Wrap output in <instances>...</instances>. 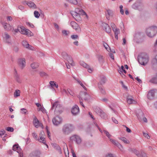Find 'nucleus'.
<instances>
[{
	"label": "nucleus",
	"mask_w": 157,
	"mask_h": 157,
	"mask_svg": "<svg viewBox=\"0 0 157 157\" xmlns=\"http://www.w3.org/2000/svg\"><path fill=\"white\" fill-rule=\"evenodd\" d=\"M131 151L135 154L138 157H147L145 153L142 151H140L141 154H139V152L135 149H132Z\"/></svg>",
	"instance_id": "9d476101"
},
{
	"label": "nucleus",
	"mask_w": 157,
	"mask_h": 157,
	"mask_svg": "<svg viewBox=\"0 0 157 157\" xmlns=\"http://www.w3.org/2000/svg\"><path fill=\"white\" fill-rule=\"evenodd\" d=\"M75 79L77 81V82L79 84L82 86V87L86 90H87V89L86 88L84 85L78 79H76L75 78Z\"/></svg>",
	"instance_id": "4c0bfd02"
},
{
	"label": "nucleus",
	"mask_w": 157,
	"mask_h": 157,
	"mask_svg": "<svg viewBox=\"0 0 157 157\" xmlns=\"http://www.w3.org/2000/svg\"><path fill=\"white\" fill-rule=\"evenodd\" d=\"M71 27L77 31H80V28L79 25L75 22L72 21L71 22Z\"/></svg>",
	"instance_id": "a211bd4d"
},
{
	"label": "nucleus",
	"mask_w": 157,
	"mask_h": 157,
	"mask_svg": "<svg viewBox=\"0 0 157 157\" xmlns=\"http://www.w3.org/2000/svg\"><path fill=\"white\" fill-rule=\"evenodd\" d=\"M110 140L113 144L116 146H117V145H118V144L119 143L117 141L114 140L110 139Z\"/></svg>",
	"instance_id": "49530a36"
},
{
	"label": "nucleus",
	"mask_w": 157,
	"mask_h": 157,
	"mask_svg": "<svg viewBox=\"0 0 157 157\" xmlns=\"http://www.w3.org/2000/svg\"><path fill=\"white\" fill-rule=\"evenodd\" d=\"M143 135L144 137H145L149 139L150 138V136L148 135V134L147 133H145L144 132L143 133Z\"/></svg>",
	"instance_id": "0e129e2a"
},
{
	"label": "nucleus",
	"mask_w": 157,
	"mask_h": 157,
	"mask_svg": "<svg viewBox=\"0 0 157 157\" xmlns=\"http://www.w3.org/2000/svg\"><path fill=\"white\" fill-rule=\"evenodd\" d=\"M18 64L21 69H23L25 66V59L24 58L19 59L18 60Z\"/></svg>",
	"instance_id": "f3484780"
},
{
	"label": "nucleus",
	"mask_w": 157,
	"mask_h": 157,
	"mask_svg": "<svg viewBox=\"0 0 157 157\" xmlns=\"http://www.w3.org/2000/svg\"><path fill=\"white\" fill-rule=\"evenodd\" d=\"M74 129L73 126L70 124L64 125L63 127L62 132L65 135H68Z\"/></svg>",
	"instance_id": "7ed1b4c3"
},
{
	"label": "nucleus",
	"mask_w": 157,
	"mask_h": 157,
	"mask_svg": "<svg viewBox=\"0 0 157 157\" xmlns=\"http://www.w3.org/2000/svg\"><path fill=\"white\" fill-rule=\"evenodd\" d=\"M4 41L7 44L11 43L10 36L6 32H5L2 34Z\"/></svg>",
	"instance_id": "6e6552de"
},
{
	"label": "nucleus",
	"mask_w": 157,
	"mask_h": 157,
	"mask_svg": "<svg viewBox=\"0 0 157 157\" xmlns=\"http://www.w3.org/2000/svg\"><path fill=\"white\" fill-rule=\"evenodd\" d=\"M105 157H115L113 154L108 153L106 154Z\"/></svg>",
	"instance_id": "052dcab7"
},
{
	"label": "nucleus",
	"mask_w": 157,
	"mask_h": 157,
	"mask_svg": "<svg viewBox=\"0 0 157 157\" xmlns=\"http://www.w3.org/2000/svg\"><path fill=\"white\" fill-rule=\"evenodd\" d=\"M32 136L36 140H38V136L36 134L35 132H33L32 133Z\"/></svg>",
	"instance_id": "de8ad7c7"
},
{
	"label": "nucleus",
	"mask_w": 157,
	"mask_h": 157,
	"mask_svg": "<svg viewBox=\"0 0 157 157\" xmlns=\"http://www.w3.org/2000/svg\"><path fill=\"white\" fill-rule=\"evenodd\" d=\"M113 32H114L115 37L116 39L117 40L118 39V35L120 33V31L119 29L117 28H116L115 29H113Z\"/></svg>",
	"instance_id": "7c9ffc66"
},
{
	"label": "nucleus",
	"mask_w": 157,
	"mask_h": 157,
	"mask_svg": "<svg viewBox=\"0 0 157 157\" xmlns=\"http://www.w3.org/2000/svg\"><path fill=\"white\" fill-rule=\"evenodd\" d=\"M122 151L123 149V147L121 145L120 143L118 144V145L117 146Z\"/></svg>",
	"instance_id": "13d9d810"
},
{
	"label": "nucleus",
	"mask_w": 157,
	"mask_h": 157,
	"mask_svg": "<svg viewBox=\"0 0 157 157\" xmlns=\"http://www.w3.org/2000/svg\"><path fill=\"white\" fill-rule=\"evenodd\" d=\"M55 109L56 111L61 113L62 111L63 108L58 101L55 102L52 105V109Z\"/></svg>",
	"instance_id": "0eeeda50"
},
{
	"label": "nucleus",
	"mask_w": 157,
	"mask_h": 157,
	"mask_svg": "<svg viewBox=\"0 0 157 157\" xmlns=\"http://www.w3.org/2000/svg\"><path fill=\"white\" fill-rule=\"evenodd\" d=\"M6 129L8 132H13L14 131V129L12 127H7L6 128Z\"/></svg>",
	"instance_id": "09e8293b"
},
{
	"label": "nucleus",
	"mask_w": 157,
	"mask_h": 157,
	"mask_svg": "<svg viewBox=\"0 0 157 157\" xmlns=\"http://www.w3.org/2000/svg\"><path fill=\"white\" fill-rule=\"evenodd\" d=\"M119 139L122 140L124 143L125 144H128L129 143V141H127L126 139L124 137H121L119 138Z\"/></svg>",
	"instance_id": "a19ab883"
},
{
	"label": "nucleus",
	"mask_w": 157,
	"mask_h": 157,
	"mask_svg": "<svg viewBox=\"0 0 157 157\" xmlns=\"http://www.w3.org/2000/svg\"><path fill=\"white\" fill-rule=\"evenodd\" d=\"M70 32L69 31L66 30H63L62 31V33L63 35L64 36H68L70 34Z\"/></svg>",
	"instance_id": "58836bf2"
},
{
	"label": "nucleus",
	"mask_w": 157,
	"mask_h": 157,
	"mask_svg": "<svg viewBox=\"0 0 157 157\" xmlns=\"http://www.w3.org/2000/svg\"><path fill=\"white\" fill-rule=\"evenodd\" d=\"M99 88L100 91L102 94H105V90L102 87L99 86Z\"/></svg>",
	"instance_id": "a18cd8bd"
},
{
	"label": "nucleus",
	"mask_w": 157,
	"mask_h": 157,
	"mask_svg": "<svg viewBox=\"0 0 157 157\" xmlns=\"http://www.w3.org/2000/svg\"><path fill=\"white\" fill-rule=\"evenodd\" d=\"M18 30L22 34L27 35L28 33V30L25 29L23 26L18 27Z\"/></svg>",
	"instance_id": "412c9836"
},
{
	"label": "nucleus",
	"mask_w": 157,
	"mask_h": 157,
	"mask_svg": "<svg viewBox=\"0 0 157 157\" xmlns=\"http://www.w3.org/2000/svg\"><path fill=\"white\" fill-rule=\"evenodd\" d=\"M62 93H64L68 95V92L67 91V89L63 88L62 90Z\"/></svg>",
	"instance_id": "bf43d9fd"
},
{
	"label": "nucleus",
	"mask_w": 157,
	"mask_h": 157,
	"mask_svg": "<svg viewBox=\"0 0 157 157\" xmlns=\"http://www.w3.org/2000/svg\"><path fill=\"white\" fill-rule=\"evenodd\" d=\"M96 112L102 118L105 119L107 118V115L101 109H97Z\"/></svg>",
	"instance_id": "ddd939ff"
},
{
	"label": "nucleus",
	"mask_w": 157,
	"mask_h": 157,
	"mask_svg": "<svg viewBox=\"0 0 157 157\" xmlns=\"http://www.w3.org/2000/svg\"><path fill=\"white\" fill-rule=\"evenodd\" d=\"M157 33V26H151L147 28L146 30V34L149 37L152 38L155 36Z\"/></svg>",
	"instance_id": "f03ea898"
},
{
	"label": "nucleus",
	"mask_w": 157,
	"mask_h": 157,
	"mask_svg": "<svg viewBox=\"0 0 157 157\" xmlns=\"http://www.w3.org/2000/svg\"><path fill=\"white\" fill-rule=\"evenodd\" d=\"M63 150L66 157H69V151L67 145L65 143L64 144Z\"/></svg>",
	"instance_id": "a878e982"
},
{
	"label": "nucleus",
	"mask_w": 157,
	"mask_h": 157,
	"mask_svg": "<svg viewBox=\"0 0 157 157\" xmlns=\"http://www.w3.org/2000/svg\"><path fill=\"white\" fill-rule=\"evenodd\" d=\"M71 153H72L73 157H76L75 153V152L74 150L72 149L71 150Z\"/></svg>",
	"instance_id": "338daca9"
},
{
	"label": "nucleus",
	"mask_w": 157,
	"mask_h": 157,
	"mask_svg": "<svg viewBox=\"0 0 157 157\" xmlns=\"http://www.w3.org/2000/svg\"><path fill=\"white\" fill-rule=\"evenodd\" d=\"M40 75L41 76H47L48 75L46 73L44 72H41L40 73Z\"/></svg>",
	"instance_id": "4d7b16f0"
},
{
	"label": "nucleus",
	"mask_w": 157,
	"mask_h": 157,
	"mask_svg": "<svg viewBox=\"0 0 157 157\" xmlns=\"http://www.w3.org/2000/svg\"><path fill=\"white\" fill-rule=\"evenodd\" d=\"M103 45L104 47L108 51H109V50H108V47H109V46L106 43H103Z\"/></svg>",
	"instance_id": "e2e57ef3"
},
{
	"label": "nucleus",
	"mask_w": 157,
	"mask_h": 157,
	"mask_svg": "<svg viewBox=\"0 0 157 157\" xmlns=\"http://www.w3.org/2000/svg\"><path fill=\"white\" fill-rule=\"evenodd\" d=\"M40 154V151H36L32 153L31 157H39Z\"/></svg>",
	"instance_id": "c756f323"
},
{
	"label": "nucleus",
	"mask_w": 157,
	"mask_h": 157,
	"mask_svg": "<svg viewBox=\"0 0 157 157\" xmlns=\"http://www.w3.org/2000/svg\"><path fill=\"white\" fill-rule=\"evenodd\" d=\"M38 140L39 142L45 144L47 146V147L48 148V146L46 144V141L44 137L41 136L40 137V139H38Z\"/></svg>",
	"instance_id": "c85d7f7f"
},
{
	"label": "nucleus",
	"mask_w": 157,
	"mask_h": 157,
	"mask_svg": "<svg viewBox=\"0 0 157 157\" xmlns=\"http://www.w3.org/2000/svg\"><path fill=\"white\" fill-rule=\"evenodd\" d=\"M70 140L72 141H75L78 144H80L82 142V140L81 138L77 135H74L70 137Z\"/></svg>",
	"instance_id": "1a4fd4ad"
},
{
	"label": "nucleus",
	"mask_w": 157,
	"mask_h": 157,
	"mask_svg": "<svg viewBox=\"0 0 157 157\" xmlns=\"http://www.w3.org/2000/svg\"><path fill=\"white\" fill-rule=\"evenodd\" d=\"M123 6L122 5H121L120 6V12L121 14L122 15L124 14V11L123 10Z\"/></svg>",
	"instance_id": "864d4df0"
},
{
	"label": "nucleus",
	"mask_w": 157,
	"mask_h": 157,
	"mask_svg": "<svg viewBox=\"0 0 157 157\" xmlns=\"http://www.w3.org/2000/svg\"><path fill=\"white\" fill-rule=\"evenodd\" d=\"M21 113H22L25 114H26L27 113V110L25 109H21Z\"/></svg>",
	"instance_id": "6e6d98bb"
},
{
	"label": "nucleus",
	"mask_w": 157,
	"mask_h": 157,
	"mask_svg": "<svg viewBox=\"0 0 157 157\" xmlns=\"http://www.w3.org/2000/svg\"><path fill=\"white\" fill-rule=\"evenodd\" d=\"M14 75L17 81L19 83H21V80L19 78V76L18 75L17 71L15 69H14Z\"/></svg>",
	"instance_id": "bb28decb"
},
{
	"label": "nucleus",
	"mask_w": 157,
	"mask_h": 157,
	"mask_svg": "<svg viewBox=\"0 0 157 157\" xmlns=\"http://www.w3.org/2000/svg\"><path fill=\"white\" fill-rule=\"evenodd\" d=\"M52 121L54 125L57 126L61 123L62 119L60 117L57 116L52 119Z\"/></svg>",
	"instance_id": "9b49d317"
},
{
	"label": "nucleus",
	"mask_w": 157,
	"mask_h": 157,
	"mask_svg": "<svg viewBox=\"0 0 157 157\" xmlns=\"http://www.w3.org/2000/svg\"><path fill=\"white\" fill-rule=\"evenodd\" d=\"M37 7L36 5L33 2H30V9L35 10L36 9Z\"/></svg>",
	"instance_id": "72a5a7b5"
},
{
	"label": "nucleus",
	"mask_w": 157,
	"mask_h": 157,
	"mask_svg": "<svg viewBox=\"0 0 157 157\" xmlns=\"http://www.w3.org/2000/svg\"><path fill=\"white\" fill-rule=\"evenodd\" d=\"M102 26L103 29L107 33H109L111 32V29L108 24L105 23H102Z\"/></svg>",
	"instance_id": "dca6fc26"
},
{
	"label": "nucleus",
	"mask_w": 157,
	"mask_h": 157,
	"mask_svg": "<svg viewBox=\"0 0 157 157\" xmlns=\"http://www.w3.org/2000/svg\"><path fill=\"white\" fill-rule=\"evenodd\" d=\"M142 6V4L138 2H136L132 5V7L135 9H140Z\"/></svg>",
	"instance_id": "b1692460"
},
{
	"label": "nucleus",
	"mask_w": 157,
	"mask_h": 157,
	"mask_svg": "<svg viewBox=\"0 0 157 157\" xmlns=\"http://www.w3.org/2000/svg\"><path fill=\"white\" fill-rule=\"evenodd\" d=\"M71 14L75 19L77 21L81 20L80 15L85 16L84 18L87 19L88 18V16L86 13L82 10L79 8H76L74 11H71Z\"/></svg>",
	"instance_id": "f257e3e1"
},
{
	"label": "nucleus",
	"mask_w": 157,
	"mask_h": 157,
	"mask_svg": "<svg viewBox=\"0 0 157 157\" xmlns=\"http://www.w3.org/2000/svg\"><path fill=\"white\" fill-rule=\"evenodd\" d=\"M123 126L126 128V131L127 132L130 133L131 132V130L128 128L126 127L125 125H123Z\"/></svg>",
	"instance_id": "69168bd1"
},
{
	"label": "nucleus",
	"mask_w": 157,
	"mask_h": 157,
	"mask_svg": "<svg viewBox=\"0 0 157 157\" xmlns=\"http://www.w3.org/2000/svg\"><path fill=\"white\" fill-rule=\"evenodd\" d=\"M156 90H152L150 91L147 95V98L148 99L150 100H151L154 98L155 93Z\"/></svg>",
	"instance_id": "2eb2a0df"
},
{
	"label": "nucleus",
	"mask_w": 157,
	"mask_h": 157,
	"mask_svg": "<svg viewBox=\"0 0 157 157\" xmlns=\"http://www.w3.org/2000/svg\"><path fill=\"white\" fill-rule=\"evenodd\" d=\"M80 65L83 67L88 69V71L89 73H91L92 72L93 69L91 68L86 63L83 61H81L80 62Z\"/></svg>",
	"instance_id": "6ab92c4d"
},
{
	"label": "nucleus",
	"mask_w": 157,
	"mask_h": 157,
	"mask_svg": "<svg viewBox=\"0 0 157 157\" xmlns=\"http://www.w3.org/2000/svg\"><path fill=\"white\" fill-rule=\"evenodd\" d=\"M49 83L52 88H53L54 86H55L57 88L58 87V85L56 84L54 81H51Z\"/></svg>",
	"instance_id": "f704fd0d"
},
{
	"label": "nucleus",
	"mask_w": 157,
	"mask_h": 157,
	"mask_svg": "<svg viewBox=\"0 0 157 157\" xmlns=\"http://www.w3.org/2000/svg\"><path fill=\"white\" fill-rule=\"evenodd\" d=\"M89 116L93 120H95V118L94 117L93 115L92 114L90 113V112H89Z\"/></svg>",
	"instance_id": "774afa93"
},
{
	"label": "nucleus",
	"mask_w": 157,
	"mask_h": 157,
	"mask_svg": "<svg viewBox=\"0 0 157 157\" xmlns=\"http://www.w3.org/2000/svg\"><path fill=\"white\" fill-rule=\"evenodd\" d=\"M78 98L79 99V102L81 105L84 107V106L82 101V100L84 99L85 101H88L90 98V96L87 94L85 92H81L79 95L78 96Z\"/></svg>",
	"instance_id": "20e7f679"
},
{
	"label": "nucleus",
	"mask_w": 157,
	"mask_h": 157,
	"mask_svg": "<svg viewBox=\"0 0 157 157\" xmlns=\"http://www.w3.org/2000/svg\"><path fill=\"white\" fill-rule=\"evenodd\" d=\"M56 149L58 150L59 153H61V151L60 147L58 145H57L56 146Z\"/></svg>",
	"instance_id": "3c124183"
},
{
	"label": "nucleus",
	"mask_w": 157,
	"mask_h": 157,
	"mask_svg": "<svg viewBox=\"0 0 157 157\" xmlns=\"http://www.w3.org/2000/svg\"><path fill=\"white\" fill-rule=\"evenodd\" d=\"M107 13H106V17L108 20L110 19V17H112L113 16V11L110 10H107Z\"/></svg>",
	"instance_id": "4be33fe9"
},
{
	"label": "nucleus",
	"mask_w": 157,
	"mask_h": 157,
	"mask_svg": "<svg viewBox=\"0 0 157 157\" xmlns=\"http://www.w3.org/2000/svg\"><path fill=\"white\" fill-rule=\"evenodd\" d=\"M34 14L35 17L37 18H39L40 16V14L39 12L36 10L34 11Z\"/></svg>",
	"instance_id": "37998d69"
},
{
	"label": "nucleus",
	"mask_w": 157,
	"mask_h": 157,
	"mask_svg": "<svg viewBox=\"0 0 157 157\" xmlns=\"http://www.w3.org/2000/svg\"><path fill=\"white\" fill-rule=\"evenodd\" d=\"M67 91L68 92V94H69L70 95L73 96L74 94L73 92L70 89H67Z\"/></svg>",
	"instance_id": "5fc2aeb1"
},
{
	"label": "nucleus",
	"mask_w": 157,
	"mask_h": 157,
	"mask_svg": "<svg viewBox=\"0 0 157 157\" xmlns=\"http://www.w3.org/2000/svg\"><path fill=\"white\" fill-rule=\"evenodd\" d=\"M71 38L73 39H76L78 38V36L77 35H73L71 36Z\"/></svg>",
	"instance_id": "603ef678"
},
{
	"label": "nucleus",
	"mask_w": 157,
	"mask_h": 157,
	"mask_svg": "<svg viewBox=\"0 0 157 157\" xmlns=\"http://www.w3.org/2000/svg\"><path fill=\"white\" fill-rule=\"evenodd\" d=\"M66 60L68 62V63H66V64L67 68L69 69L70 68V66L68 64H70L72 66H75V63L73 62L72 59L70 56H69V57L67 58V59Z\"/></svg>",
	"instance_id": "4468645a"
},
{
	"label": "nucleus",
	"mask_w": 157,
	"mask_h": 157,
	"mask_svg": "<svg viewBox=\"0 0 157 157\" xmlns=\"http://www.w3.org/2000/svg\"><path fill=\"white\" fill-rule=\"evenodd\" d=\"M1 23L6 30L9 31L11 29V26L10 24H8L6 23H3L2 22H1Z\"/></svg>",
	"instance_id": "393cba45"
},
{
	"label": "nucleus",
	"mask_w": 157,
	"mask_h": 157,
	"mask_svg": "<svg viewBox=\"0 0 157 157\" xmlns=\"http://www.w3.org/2000/svg\"><path fill=\"white\" fill-rule=\"evenodd\" d=\"M142 36V33H138L135 34V37L137 39H140Z\"/></svg>",
	"instance_id": "ea45409f"
},
{
	"label": "nucleus",
	"mask_w": 157,
	"mask_h": 157,
	"mask_svg": "<svg viewBox=\"0 0 157 157\" xmlns=\"http://www.w3.org/2000/svg\"><path fill=\"white\" fill-rule=\"evenodd\" d=\"M20 91L19 90H16L14 93V96L15 97H17L20 96Z\"/></svg>",
	"instance_id": "79ce46f5"
},
{
	"label": "nucleus",
	"mask_w": 157,
	"mask_h": 157,
	"mask_svg": "<svg viewBox=\"0 0 157 157\" xmlns=\"http://www.w3.org/2000/svg\"><path fill=\"white\" fill-rule=\"evenodd\" d=\"M62 57L65 59H67V58L69 57L68 54L65 52H62Z\"/></svg>",
	"instance_id": "c9c22d12"
},
{
	"label": "nucleus",
	"mask_w": 157,
	"mask_h": 157,
	"mask_svg": "<svg viewBox=\"0 0 157 157\" xmlns=\"http://www.w3.org/2000/svg\"><path fill=\"white\" fill-rule=\"evenodd\" d=\"M138 61L141 65H145L148 61V57L146 54H144L139 56L138 58Z\"/></svg>",
	"instance_id": "39448f33"
},
{
	"label": "nucleus",
	"mask_w": 157,
	"mask_h": 157,
	"mask_svg": "<svg viewBox=\"0 0 157 157\" xmlns=\"http://www.w3.org/2000/svg\"><path fill=\"white\" fill-rule=\"evenodd\" d=\"M140 115L142 116V118L140 117L139 115L137 116V117L138 119L140 121H144L145 122H147V120L146 118L144 117V114L142 111H140Z\"/></svg>",
	"instance_id": "5701e85b"
},
{
	"label": "nucleus",
	"mask_w": 157,
	"mask_h": 157,
	"mask_svg": "<svg viewBox=\"0 0 157 157\" xmlns=\"http://www.w3.org/2000/svg\"><path fill=\"white\" fill-rule=\"evenodd\" d=\"M13 150L16 151L17 153H20L21 151L20 147L18 144L14 145L13 146Z\"/></svg>",
	"instance_id": "cd10ccee"
},
{
	"label": "nucleus",
	"mask_w": 157,
	"mask_h": 157,
	"mask_svg": "<svg viewBox=\"0 0 157 157\" xmlns=\"http://www.w3.org/2000/svg\"><path fill=\"white\" fill-rule=\"evenodd\" d=\"M39 64L37 63H33L31 64V67L33 69H36L39 67Z\"/></svg>",
	"instance_id": "2f4dec72"
},
{
	"label": "nucleus",
	"mask_w": 157,
	"mask_h": 157,
	"mask_svg": "<svg viewBox=\"0 0 157 157\" xmlns=\"http://www.w3.org/2000/svg\"><path fill=\"white\" fill-rule=\"evenodd\" d=\"M106 81V78L105 77L102 78L100 81V82L101 84H104Z\"/></svg>",
	"instance_id": "8fccbe9b"
},
{
	"label": "nucleus",
	"mask_w": 157,
	"mask_h": 157,
	"mask_svg": "<svg viewBox=\"0 0 157 157\" xmlns=\"http://www.w3.org/2000/svg\"><path fill=\"white\" fill-rule=\"evenodd\" d=\"M126 98L128 104L136 103V102L133 99V97L132 96L128 95L127 96Z\"/></svg>",
	"instance_id": "aec40b11"
},
{
	"label": "nucleus",
	"mask_w": 157,
	"mask_h": 157,
	"mask_svg": "<svg viewBox=\"0 0 157 157\" xmlns=\"http://www.w3.org/2000/svg\"><path fill=\"white\" fill-rule=\"evenodd\" d=\"M103 132L109 139H111L110 137H111L112 136L107 131L105 130H104Z\"/></svg>",
	"instance_id": "c03bdc74"
},
{
	"label": "nucleus",
	"mask_w": 157,
	"mask_h": 157,
	"mask_svg": "<svg viewBox=\"0 0 157 157\" xmlns=\"http://www.w3.org/2000/svg\"><path fill=\"white\" fill-rule=\"evenodd\" d=\"M71 112L73 115L76 116L78 114L79 112V109L77 105L73 106L71 109Z\"/></svg>",
	"instance_id": "f8f14e48"
},
{
	"label": "nucleus",
	"mask_w": 157,
	"mask_h": 157,
	"mask_svg": "<svg viewBox=\"0 0 157 157\" xmlns=\"http://www.w3.org/2000/svg\"><path fill=\"white\" fill-rule=\"evenodd\" d=\"M32 117L33 119V124L34 126L37 128L41 127L42 128H43V124L39 122L36 117L33 114Z\"/></svg>",
	"instance_id": "423d86ee"
},
{
	"label": "nucleus",
	"mask_w": 157,
	"mask_h": 157,
	"mask_svg": "<svg viewBox=\"0 0 157 157\" xmlns=\"http://www.w3.org/2000/svg\"><path fill=\"white\" fill-rule=\"evenodd\" d=\"M22 44L24 47H25L27 48H29V43L26 40L23 41Z\"/></svg>",
	"instance_id": "473e14b6"
},
{
	"label": "nucleus",
	"mask_w": 157,
	"mask_h": 157,
	"mask_svg": "<svg viewBox=\"0 0 157 157\" xmlns=\"http://www.w3.org/2000/svg\"><path fill=\"white\" fill-rule=\"evenodd\" d=\"M111 26L113 30L114 29H115L116 28H117L116 25L113 23H111Z\"/></svg>",
	"instance_id": "680f3d73"
},
{
	"label": "nucleus",
	"mask_w": 157,
	"mask_h": 157,
	"mask_svg": "<svg viewBox=\"0 0 157 157\" xmlns=\"http://www.w3.org/2000/svg\"><path fill=\"white\" fill-rule=\"evenodd\" d=\"M150 82L152 83L157 84V75L153 78L150 80Z\"/></svg>",
	"instance_id": "e433bc0d"
}]
</instances>
